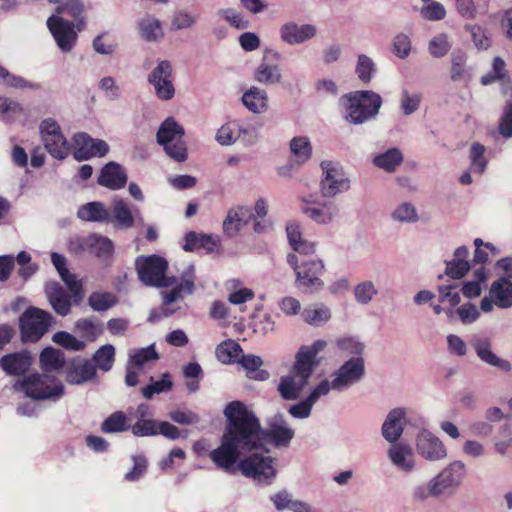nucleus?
<instances>
[{
  "instance_id": "nucleus-44",
  "label": "nucleus",
  "mask_w": 512,
  "mask_h": 512,
  "mask_svg": "<svg viewBox=\"0 0 512 512\" xmlns=\"http://www.w3.org/2000/svg\"><path fill=\"white\" fill-rule=\"evenodd\" d=\"M390 217L392 221L399 224H414L420 219L416 206L410 201L398 203L392 210Z\"/></svg>"
},
{
  "instance_id": "nucleus-50",
  "label": "nucleus",
  "mask_w": 512,
  "mask_h": 512,
  "mask_svg": "<svg viewBox=\"0 0 512 512\" xmlns=\"http://www.w3.org/2000/svg\"><path fill=\"white\" fill-rule=\"evenodd\" d=\"M91 362L95 369L108 372L112 369L115 362V348L111 344H105L99 347L94 353Z\"/></svg>"
},
{
  "instance_id": "nucleus-48",
  "label": "nucleus",
  "mask_w": 512,
  "mask_h": 512,
  "mask_svg": "<svg viewBox=\"0 0 512 512\" xmlns=\"http://www.w3.org/2000/svg\"><path fill=\"white\" fill-rule=\"evenodd\" d=\"M246 371L250 378L256 380H266L269 376L265 370H260L263 361L261 357L254 354L240 355L237 361Z\"/></svg>"
},
{
  "instance_id": "nucleus-61",
  "label": "nucleus",
  "mask_w": 512,
  "mask_h": 512,
  "mask_svg": "<svg viewBox=\"0 0 512 512\" xmlns=\"http://www.w3.org/2000/svg\"><path fill=\"white\" fill-rule=\"evenodd\" d=\"M262 123L257 120L239 122V136L244 142L254 144L260 138Z\"/></svg>"
},
{
  "instance_id": "nucleus-16",
  "label": "nucleus",
  "mask_w": 512,
  "mask_h": 512,
  "mask_svg": "<svg viewBox=\"0 0 512 512\" xmlns=\"http://www.w3.org/2000/svg\"><path fill=\"white\" fill-rule=\"evenodd\" d=\"M159 358L154 345L144 348L131 349L128 352V361L126 364L125 383L128 386H135L138 383V376L143 368Z\"/></svg>"
},
{
  "instance_id": "nucleus-43",
  "label": "nucleus",
  "mask_w": 512,
  "mask_h": 512,
  "mask_svg": "<svg viewBox=\"0 0 512 512\" xmlns=\"http://www.w3.org/2000/svg\"><path fill=\"white\" fill-rule=\"evenodd\" d=\"M141 37L149 42L158 41L164 36L161 21L154 16L147 15L138 22Z\"/></svg>"
},
{
  "instance_id": "nucleus-51",
  "label": "nucleus",
  "mask_w": 512,
  "mask_h": 512,
  "mask_svg": "<svg viewBox=\"0 0 512 512\" xmlns=\"http://www.w3.org/2000/svg\"><path fill=\"white\" fill-rule=\"evenodd\" d=\"M452 48V41L447 33L435 34L428 42V53L433 58L445 57Z\"/></svg>"
},
{
  "instance_id": "nucleus-11",
  "label": "nucleus",
  "mask_w": 512,
  "mask_h": 512,
  "mask_svg": "<svg viewBox=\"0 0 512 512\" xmlns=\"http://www.w3.org/2000/svg\"><path fill=\"white\" fill-rule=\"evenodd\" d=\"M52 316L39 308H29L20 317L21 337L24 342L38 341L49 329Z\"/></svg>"
},
{
  "instance_id": "nucleus-49",
  "label": "nucleus",
  "mask_w": 512,
  "mask_h": 512,
  "mask_svg": "<svg viewBox=\"0 0 512 512\" xmlns=\"http://www.w3.org/2000/svg\"><path fill=\"white\" fill-rule=\"evenodd\" d=\"M40 363L46 374L60 370L65 363L63 353L52 347L45 348L40 354Z\"/></svg>"
},
{
  "instance_id": "nucleus-15",
  "label": "nucleus",
  "mask_w": 512,
  "mask_h": 512,
  "mask_svg": "<svg viewBox=\"0 0 512 512\" xmlns=\"http://www.w3.org/2000/svg\"><path fill=\"white\" fill-rule=\"evenodd\" d=\"M148 82L159 99L167 101L174 97L173 69L169 61H159L148 75Z\"/></svg>"
},
{
  "instance_id": "nucleus-27",
  "label": "nucleus",
  "mask_w": 512,
  "mask_h": 512,
  "mask_svg": "<svg viewBox=\"0 0 512 512\" xmlns=\"http://www.w3.org/2000/svg\"><path fill=\"white\" fill-rule=\"evenodd\" d=\"M51 261L55 268L57 269L61 279L64 281V283L69 288L73 301L75 303H78L81 301L83 297L82 293V285L81 283L75 278L73 274H70L69 271L66 269V259L64 256L54 252L51 254Z\"/></svg>"
},
{
  "instance_id": "nucleus-41",
  "label": "nucleus",
  "mask_w": 512,
  "mask_h": 512,
  "mask_svg": "<svg viewBox=\"0 0 512 512\" xmlns=\"http://www.w3.org/2000/svg\"><path fill=\"white\" fill-rule=\"evenodd\" d=\"M379 289L373 280L365 279L358 282L353 288L355 302L361 306L370 305L378 296Z\"/></svg>"
},
{
  "instance_id": "nucleus-45",
  "label": "nucleus",
  "mask_w": 512,
  "mask_h": 512,
  "mask_svg": "<svg viewBox=\"0 0 512 512\" xmlns=\"http://www.w3.org/2000/svg\"><path fill=\"white\" fill-rule=\"evenodd\" d=\"M75 332L86 341L94 342L103 334L104 328L97 319L83 318L75 323Z\"/></svg>"
},
{
  "instance_id": "nucleus-18",
  "label": "nucleus",
  "mask_w": 512,
  "mask_h": 512,
  "mask_svg": "<svg viewBox=\"0 0 512 512\" xmlns=\"http://www.w3.org/2000/svg\"><path fill=\"white\" fill-rule=\"evenodd\" d=\"M415 447L418 455L430 462L441 461L448 455L444 443L426 429H422L417 433Z\"/></svg>"
},
{
  "instance_id": "nucleus-56",
  "label": "nucleus",
  "mask_w": 512,
  "mask_h": 512,
  "mask_svg": "<svg viewBox=\"0 0 512 512\" xmlns=\"http://www.w3.org/2000/svg\"><path fill=\"white\" fill-rule=\"evenodd\" d=\"M173 387V381L169 373H164L160 380L150 377V384L143 387L141 392L146 399H151L155 394L168 392Z\"/></svg>"
},
{
  "instance_id": "nucleus-55",
  "label": "nucleus",
  "mask_w": 512,
  "mask_h": 512,
  "mask_svg": "<svg viewBox=\"0 0 512 512\" xmlns=\"http://www.w3.org/2000/svg\"><path fill=\"white\" fill-rule=\"evenodd\" d=\"M281 78L282 74L278 65L261 63L255 72V79L266 85L277 84Z\"/></svg>"
},
{
  "instance_id": "nucleus-10",
  "label": "nucleus",
  "mask_w": 512,
  "mask_h": 512,
  "mask_svg": "<svg viewBox=\"0 0 512 512\" xmlns=\"http://www.w3.org/2000/svg\"><path fill=\"white\" fill-rule=\"evenodd\" d=\"M39 132L45 148L56 159H65L71 147L62 133L59 123L51 117L43 119L39 124Z\"/></svg>"
},
{
  "instance_id": "nucleus-21",
  "label": "nucleus",
  "mask_w": 512,
  "mask_h": 512,
  "mask_svg": "<svg viewBox=\"0 0 512 512\" xmlns=\"http://www.w3.org/2000/svg\"><path fill=\"white\" fill-rule=\"evenodd\" d=\"M195 267L193 264H187L186 267L181 272V282L176 285L171 291L163 292V307L162 313L165 316H168L173 311L168 310L167 306L172 304L173 302L183 298L184 295L192 294L195 286Z\"/></svg>"
},
{
  "instance_id": "nucleus-8",
  "label": "nucleus",
  "mask_w": 512,
  "mask_h": 512,
  "mask_svg": "<svg viewBox=\"0 0 512 512\" xmlns=\"http://www.w3.org/2000/svg\"><path fill=\"white\" fill-rule=\"evenodd\" d=\"M184 137V128L172 117L165 119L157 132V142L167 155L176 161L187 158V148Z\"/></svg>"
},
{
  "instance_id": "nucleus-29",
  "label": "nucleus",
  "mask_w": 512,
  "mask_h": 512,
  "mask_svg": "<svg viewBox=\"0 0 512 512\" xmlns=\"http://www.w3.org/2000/svg\"><path fill=\"white\" fill-rule=\"evenodd\" d=\"M30 366L31 357L24 351L6 354L0 359V367L9 375L24 374Z\"/></svg>"
},
{
  "instance_id": "nucleus-60",
  "label": "nucleus",
  "mask_w": 512,
  "mask_h": 512,
  "mask_svg": "<svg viewBox=\"0 0 512 512\" xmlns=\"http://www.w3.org/2000/svg\"><path fill=\"white\" fill-rule=\"evenodd\" d=\"M0 81L2 84L16 89H38L39 85L26 80L25 78L10 73L0 64Z\"/></svg>"
},
{
  "instance_id": "nucleus-33",
  "label": "nucleus",
  "mask_w": 512,
  "mask_h": 512,
  "mask_svg": "<svg viewBox=\"0 0 512 512\" xmlns=\"http://www.w3.org/2000/svg\"><path fill=\"white\" fill-rule=\"evenodd\" d=\"M490 0H454L457 14L466 20H474L487 13Z\"/></svg>"
},
{
  "instance_id": "nucleus-25",
  "label": "nucleus",
  "mask_w": 512,
  "mask_h": 512,
  "mask_svg": "<svg viewBox=\"0 0 512 512\" xmlns=\"http://www.w3.org/2000/svg\"><path fill=\"white\" fill-rule=\"evenodd\" d=\"M252 211L247 206H236L228 210L223 221V231L233 237L252 219Z\"/></svg>"
},
{
  "instance_id": "nucleus-53",
  "label": "nucleus",
  "mask_w": 512,
  "mask_h": 512,
  "mask_svg": "<svg viewBox=\"0 0 512 512\" xmlns=\"http://www.w3.org/2000/svg\"><path fill=\"white\" fill-rule=\"evenodd\" d=\"M377 66L374 60L366 54H359L355 66L358 79L363 83H369L375 76Z\"/></svg>"
},
{
  "instance_id": "nucleus-23",
  "label": "nucleus",
  "mask_w": 512,
  "mask_h": 512,
  "mask_svg": "<svg viewBox=\"0 0 512 512\" xmlns=\"http://www.w3.org/2000/svg\"><path fill=\"white\" fill-rule=\"evenodd\" d=\"M471 345L478 358L487 365L498 368L503 372H509L511 363L500 358L492 351V340L487 336H474Z\"/></svg>"
},
{
  "instance_id": "nucleus-20",
  "label": "nucleus",
  "mask_w": 512,
  "mask_h": 512,
  "mask_svg": "<svg viewBox=\"0 0 512 512\" xmlns=\"http://www.w3.org/2000/svg\"><path fill=\"white\" fill-rule=\"evenodd\" d=\"M109 151L108 144L101 139H93L84 132L73 136V155L75 159L87 160L91 157H103Z\"/></svg>"
},
{
  "instance_id": "nucleus-26",
  "label": "nucleus",
  "mask_w": 512,
  "mask_h": 512,
  "mask_svg": "<svg viewBox=\"0 0 512 512\" xmlns=\"http://www.w3.org/2000/svg\"><path fill=\"white\" fill-rule=\"evenodd\" d=\"M127 182L125 169L116 162H109L102 169L98 177V183L101 186L111 190H118L124 187Z\"/></svg>"
},
{
  "instance_id": "nucleus-64",
  "label": "nucleus",
  "mask_w": 512,
  "mask_h": 512,
  "mask_svg": "<svg viewBox=\"0 0 512 512\" xmlns=\"http://www.w3.org/2000/svg\"><path fill=\"white\" fill-rule=\"evenodd\" d=\"M475 280L465 282L462 287V293L467 298H475L481 294V283L487 279L486 270L483 266L474 271Z\"/></svg>"
},
{
  "instance_id": "nucleus-62",
  "label": "nucleus",
  "mask_w": 512,
  "mask_h": 512,
  "mask_svg": "<svg viewBox=\"0 0 512 512\" xmlns=\"http://www.w3.org/2000/svg\"><path fill=\"white\" fill-rule=\"evenodd\" d=\"M199 15L195 12L181 9L176 11L171 20L173 30H184L192 28L198 21Z\"/></svg>"
},
{
  "instance_id": "nucleus-22",
  "label": "nucleus",
  "mask_w": 512,
  "mask_h": 512,
  "mask_svg": "<svg viewBox=\"0 0 512 512\" xmlns=\"http://www.w3.org/2000/svg\"><path fill=\"white\" fill-rule=\"evenodd\" d=\"M279 35L282 42L294 46L310 41L317 35V27L313 24H298L289 21L281 25Z\"/></svg>"
},
{
  "instance_id": "nucleus-32",
  "label": "nucleus",
  "mask_w": 512,
  "mask_h": 512,
  "mask_svg": "<svg viewBox=\"0 0 512 512\" xmlns=\"http://www.w3.org/2000/svg\"><path fill=\"white\" fill-rule=\"evenodd\" d=\"M450 78L454 82L467 84L472 79V73L467 66V54L458 49L454 50L450 56Z\"/></svg>"
},
{
  "instance_id": "nucleus-31",
  "label": "nucleus",
  "mask_w": 512,
  "mask_h": 512,
  "mask_svg": "<svg viewBox=\"0 0 512 512\" xmlns=\"http://www.w3.org/2000/svg\"><path fill=\"white\" fill-rule=\"evenodd\" d=\"M286 233L290 246L295 252L302 255H310L316 251V244L302 238L301 226L298 222L291 221L286 225Z\"/></svg>"
},
{
  "instance_id": "nucleus-12",
  "label": "nucleus",
  "mask_w": 512,
  "mask_h": 512,
  "mask_svg": "<svg viewBox=\"0 0 512 512\" xmlns=\"http://www.w3.org/2000/svg\"><path fill=\"white\" fill-rule=\"evenodd\" d=\"M300 202L301 212L317 225L331 226L340 218V206L333 200L317 202L302 197Z\"/></svg>"
},
{
  "instance_id": "nucleus-28",
  "label": "nucleus",
  "mask_w": 512,
  "mask_h": 512,
  "mask_svg": "<svg viewBox=\"0 0 512 512\" xmlns=\"http://www.w3.org/2000/svg\"><path fill=\"white\" fill-rule=\"evenodd\" d=\"M45 291L49 303L57 314L66 316L70 313L71 301L66 291L58 283H47Z\"/></svg>"
},
{
  "instance_id": "nucleus-63",
  "label": "nucleus",
  "mask_w": 512,
  "mask_h": 512,
  "mask_svg": "<svg viewBox=\"0 0 512 512\" xmlns=\"http://www.w3.org/2000/svg\"><path fill=\"white\" fill-rule=\"evenodd\" d=\"M335 345L341 352L355 355V357H361L365 349V345L355 336L339 337L336 339Z\"/></svg>"
},
{
  "instance_id": "nucleus-46",
  "label": "nucleus",
  "mask_w": 512,
  "mask_h": 512,
  "mask_svg": "<svg viewBox=\"0 0 512 512\" xmlns=\"http://www.w3.org/2000/svg\"><path fill=\"white\" fill-rule=\"evenodd\" d=\"M422 93L408 88H402L399 96V108L404 116L416 113L422 102Z\"/></svg>"
},
{
  "instance_id": "nucleus-59",
  "label": "nucleus",
  "mask_w": 512,
  "mask_h": 512,
  "mask_svg": "<svg viewBox=\"0 0 512 512\" xmlns=\"http://www.w3.org/2000/svg\"><path fill=\"white\" fill-rule=\"evenodd\" d=\"M239 122L232 121L223 124L216 132V141L223 146H229L234 144L239 136Z\"/></svg>"
},
{
  "instance_id": "nucleus-47",
  "label": "nucleus",
  "mask_w": 512,
  "mask_h": 512,
  "mask_svg": "<svg viewBox=\"0 0 512 512\" xmlns=\"http://www.w3.org/2000/svg\"><path fill=\"white\" fill-rule=\"evenodd\" d=\"M410 497L415 503H424L430 498H440L433 477L428 481L415 483L410 489Z\"/></svg>"
},
{
  "instance_id": "nucleus-5",
  "label": "nucleus",
  "mask_w": 512,
  "mask_h": 512,
  "mask_svg": "<svg viewBox=\"0 0 512 512\" xmlns=\"http://www.w3.org/2000/svg\"><path fill=\"white\" fill-rule=\"evenodd\" d=\"M287 262L296 274L295 285L303 293H315L324 287L321 279L324 273V263L318 258L299 260L295 254L287 256Z\"/></svg>"
},
{
  "instance_id": "nucleus-14",
  "label": "nucleus",
  "mask_w": 512,
  "mask_h": 512,
  "mask_svg": "<svg viewBox=\"0 0 512 512\" xmlns=\"http://www.w3.org/2000/svg\"><path fill=\"white\" fill-rule=\"evenodd\" d=\"M365 367L362 357H352L335 370L330 378L332 389L343 391L358 383L364 376Z\"/></svg>"
},
{
  "instance_id": "nucleus-19",
  "label": "nucleus",
  "mask_w": 512,
  "mask_h": 512,
  "mask_svg": "<svg viewBox=\"0 0 512 512\" xmlns=\"http://www.w3.org/2000/svg\"><path fill=\"white\" fill-rule=\"evenodd\" d=\"M386 454L392 467L402 474H411L417 468V459L414 451L407 443H391L387 448Z\"/></svg>"
},
{
  "instance_id": "nucleus-1",
  "label": "nucleus",
  "mask_w": 512,
  "mask_h": 512,
  "mask_svg": "<svg viewBox=\"0 0 512 512\" xmlns=\"http://www.w3.org/2000/svg\"><path fill=\"white\" fill-rule=\"evenodd\" d=\"M224 415L227 423L220 446L209 453L212 462L228 473L233 472L237 464L244 476L258 483H270L277 470L275 459L264 449L263 440H269L276 447H288L294 430L282 415H275L263 432L254 413L240 401L229 403Z\"/></svg>"
},
{
  "instance_id": "nucleus-37",
  "label": "nucleus",
  "mask_w": 512,
  "mask_h": 512,
  "mask_svg": "<svg viewBox=\"0 0 512 512\" xmlns=\"http://www.w3.org/2000/svg\"><path fill=\"white\" fill-rule=\"evenodd\" d=\"M111 220L115 226L128 229L133 226L134 218L127 203L120 199L115 198L110 207Z\"/></svg>"
},
{
  "instance_id": "nucleus-58",
  "label": "nucleus",
  "mask_w": 512,
  "mask_h": 512,
  "mask_svg": "<svg viewBox=\"0 0 512 512\" xmlns=\"http://www.w3.org/2000/svg\"><path fill=\"white\" fill-rule=\"evenodd\" d=\"M215 246L216 241L212 236L206 234H197L195 232H189L185 237V244L183 248L186 251H193L198 248L213 250Z\"/></svg>"
},
{
  "instance_id": "nucleus-6",
  "label": "nucleus",
  "mask_w": 512,
  "mask_h": 512,
  "mask_svg": "<svg viewBox=\"0 0 512 512\" xmlns=\"http://www.w3.org/2000/svg\"><path fill=\"white\" fill-rule=\"evenodd\" d=\"M135 269L139 280L146 286L169 287L176 283L174 277H167V260L160 255H141L135 259Z\"/></svg>"
},
{
  "instance_id": "nucleus-57",
  "label": "nucleus",
  "mask_w": 512,
  "mask_h": 512,
  "mask_svg": "<svg viewBox=\"0 0 512 512\" xmlns=\"http://www.w3.org/2000/svg\"><path fill=\"white\" fill-rule=\"evenodd\" d=\"M486 148L482 144L475 142L470 147V171L477 174H482L488 164L485 157Z\"/></svg>"
},
{
  "instance_id": "nucleus-39",
  "label": "nucleus",
  "mask_w": 512,
  "mask_h": 512,
  "mask_svg": "<svg viewBox=\"0 0 512 512\" xmlns=\"http://www.w3.org/2000/svg\"><path fill=\"white\" fill-rule=\"evenodd\" d=\"M468 255L469 251L466 247L461 246L457 248L454 253V258L446 264V274L453 279L463 277L470 268L467 261Z\"/></svg>"
},
{
  "instance_id": "nucleus-9",
  "label": "nucleus",
  "mask_w": 512,
  "mask_h": 512,
  "mask_svg": "<svg viewBox=\"0 0 512 512\" xmlns=\"http://www.w3.org/2000/svg\"><path fill=\"white\" fill-rule=\"evenodd\" d=\"M46 24L61 52L70 53L77 44L78 33L86 27V20L80 19L76 23L59 15H51Z\"/></svg>"
},
{
  "instance_id": "nucleus-34",
  "label": "nucleus",
  "mask_w": 512,
  "mask_h": 512,
  "mask_svg": "<svg viewBox=\"0 0 512 512\" xmlns=\"http://www.w3.org/2000/svg\"><path fill=\"white\" fill-rule=\"evenodd\" d=\"M79 245L83 251L95 254L98 257H107L113 250L110 239L95 234L79 239Z\"/></svg>"
},
{
  "instance_id": "nucleus-17",
  "label": "nucleus",
  "mask_w": 512,
  "mask_h": 512,
  "mask_svg": "<svg viewBox=\"0 0 512 512\" xmlns=\"http://www.w3.org/2000/svg\"><path fill=\"white\" fill-rule=\"evenodd\" d=\"M497 306L501 309L512 307V282L501 277L494 281L489 289V296L481 300L480 308L483 312H491Z\"/></svg>"
},
{
  "instance_id": "nucleus-42",
  "label": "nucleus",
  "mask_w": 512,
  "mask_h": 512,
  "mask_svg": "<svg viewBox=\"0 0 512 512\" xmlns=\"http://www.w3.org/2000/svg\"><path fill=\"white\" fill-rule=\"evenodd\" d=\"M402 162L403 154L401 150L396 147L389 148L373 158V164L386 172H394Z\"/></svg>"
},
{
  "instance_id": "nucleus-30",
  "label": "nucleus",
  "mask_w": 512,
  "mask_h": 512,
  "mask_svg": "<svg viewBox=\"0 0 512 512\" xmlns=\"http://www.w3.org/2000/svg\"><path fill=\"white\" fill-rule=\"evenodd\" d=\"M289 152L293 163L302 166L307 163L313 155V146L308 136H295L289 141Z\"/></svg>"
},
{
  "instance_id": "nucleus-7",
  "label": "nucleus",
  "mask_w": 512,
  "mask_h": 512,
  "mask_svg": "<svg viewBox=\"0 0 512 512\" xmlns=\"http://www.w3.org/2000/svg\"><path fill=\"white\" fill-rule=\"evenodd\" d=\"M320 193L325 198H333L347 192L351 187L349 175L344 167L336 161L323 160L320 163Z\"/></svg>"
},
{
  "instance_id": "nucleus-52",
  "label": "nucleus",
  "mask_w": 512,
  "mask_h": 512,
  "mask_svg": "<svg viewBox=\"0 0 512 512\" xmlns=\"http://www.w3.org/2000/svg\"><path fill=\"white\" fill-rule=\"evenodd\" d=\"M215 353L220 362L229 364L238 361L242 353V349L237 342L227 340L217 346Z\"/></svg>"
},
{
  "instance_id": "nucleus-3",
  "label": "nucleus",
  "mask_w": 512,
  "mask_h": 512,
  "mask_svg": "<svg viewBox=\"0 0 512 512\" xmlns=\"http://www.w3.org/2000/svg\"><path fill=\"white\" fill-rule=\"evenodd\" d=\"M344 118L355 125L375 118L382 106L381 96L371 90L354 91L343 95L340 100Z\"/></svg>"
},
{
  "instance_id": "nucleus-4",
  "label": "nucleus",
  "mask_w": 512,
  "mask_h": 512,
  "mask_svg": "<svg viewBox=\"0 0 512 512\" xmlns=\"http://www.w3.org/2000/svg\"><path fill=\"white\" fill-rule=\"evenodd\" d=\"M16 391L23 392L34 400L57 401L64 394V386L60 380L51 374L34 373L25 376L14 384Z\"/></svg>"
},
{
  "instance_id": "nucleus-54",
  "label": "nucleus",
  "mask_w": 512,
  "mask_h": 512,
  "mask_svg": "<svg viewBox=\"0 0 512 512\" xmlns=\"http://www.w3.org/2000/svg\"><path fill=\"white\" fill-rule=\"evenodd\" d=\"M85 4L83 0H62L56 7V15L61 16L67 14L74 19L73 22L78 23V20L85 19Z\"/></svg>"
},
{
  "instance_id": "nucleus-13",
  "label": "nucleus",
  "mask_w": 512,
  "mask_h": 512,
  "mask_svg": "<svg viewBox=\"0 0 512 512\" xmlns=\"http://www.w3.org/2000/svg\"><path fill=\"white\" fill-rule=\"evenodd\" d=\"M466 474L465 463L461 460H453L433 476L440 497L456 491L463 484Z\"/></svg>"
},
{
  "instance_id": "nucleus-36",
  "label": "nucleus",
  "mask_w": 512,
  "mask_h": 512,
  "mask_svg": "<svg viewBox=\"0 0 512 512\" xmlns=\"http://www.w3.org/2000/svg\"><path fill=\"white\" fill-rule=\"evenodd\" d=\"M242 103L252 113L261 114L268 109V96L265 90L251 87L242 95Z\"/></svg>"
},
{
  "instance_id": "nucleus-38",
  "label": "nucleus",
  "mask_w": 512,
  "mask_h": 512,
  "mask_svg": "<svg viewBox=\"0 0 512 512\" xmlns=\"http://www.w3.org/2000/svg\"><path fill=\"white\" fill-rule=\"evenodd\" d=\"M302 320L310 326L321 327L331 319V310L324 304H312L301 312Z\"/></svg>"
},
{
  "instance_id": "nucleus-35",
  "label": "nucleus",
  "mask_w": 512,
  "mask_h": 512,
  "mask_svg": "<svg viewBox=\"0 0 512 512\" xmlns=\"http://www.w3.org/2000/svg\"><path fill=\"white\" fill-rule=\"evenodd\" d=\"M96 375V369L89 360L77 359L71 364L67 374L68 382L72 384H82L93 379Z\"/></svg>"
},
{
  "instance_id": "nucleus-24",
  "label": "nucleus",
  "mask_w": 512,
  "mask_h": 512,
  "mask_svg": "<svg viewBox=\"0 0 512 512\" xmlns=\"http://www.w3.org/2000/svg\"><path fill=\"white\" fill-rule=\"evenodd\" d=\"M406 417L407 409L403 407L394 408L387 414L381 427V434L390 444L398 442L402 436Z\"/></svg>"
},
{
  "instance_id": "nucleus-40",
  "label": "nucleus",
  "mask_w": 512,
  "mask_h": 512,
  "mask_svg": "<svg viewBox=\"0 0 512 512\" xmlns=\"http://www.w3.org/2000/svg\"><path fill=\"white\" fill-rule=\"evenodd\" d=\"M78 217L84 221L110 222V211L101 202H90L81 206L78 210Z\"/></svg>"
},
{
  "instance_id": "nucleus-2",
  "label": "nucleus",
  "mask_w": 512,
  "mask_h": 512,
  "mask_svg": "<svg viewBox=\"0 0 512 512\" xmlns=\"http://www.w3.org/2000/svg\"><path fill=\"white\" fill-rule=\"evenodd\" d=\"M327 346L325 340L319 339L311 345L302 346L295 356V362L287 375L281 377L278 391L286 400L297 399L308 384L319 361L317 355Z\"/></svg>"
}]
</instances>
